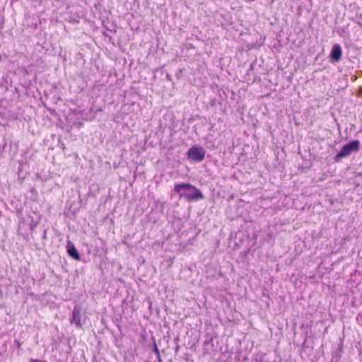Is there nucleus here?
Wrapping results in <instances>:
<instances>
[{"mask_svg": "<svg viewBox=\"0 0 362 362\" xmlns=\"http://www.w3.org/2000/svg\"><path fill=\"white\" fill-rule=\"evenodd\" d=\"M174 191L177 192L180 198H184L191 202L203 199L204 198L202 192L195 186L190 183H178L174 187Z\"/></svg>", "mask_w": 362, "mask_h": 362, "instance_id": "obj_1", "label": "nucleus"}, {"mask_svg": "<svg viewBox=\"0 0 362 362\" xmlns=\"http://www.w3.org/2000/svg\"><path fill=\"white\" fill-rule=\"evenodd\" d=\"M360 148V141L357 139L351 140L343 146L340 151L334 157L336 163L342 158L349 156L352 153L357 152Z\"/></svg>", "mask_w": 362, "mask_h": 362, "instance_id": "obj_2", "label": "nucleus"}, {"mask_svg": "<svg viewBox=\"0 0 362 362\" xmlns=\"http://www.w3.org/2000/svg\"><path fill=\"white\" fill-rule=\"evenodd\" d=\"M206 155L204 148L198 145H194L187 151V157L188 160L194 162L199 163L202 161Z\"/></svg>", "mask_w": 362, "mask_h": 362, "instance_id": "obj_3", "label": "nucleus"}, {"mask_svg": "<svg viewBox=\"0 0 362 362\" xmlns=\"http://www.w3.org/2000/svg\"><path fill=\"white\" fill-rule=\"evenodd\" d=\"M86 315L82 313V308L80 305H76L74 306L72 311V315L70 317V323L75 325L78 328H81L86 322Z\"/></svg>", "mask_w": 362, "mask_h": 362, "instance_id": "obj_4", "label": "nucleus"}, {"mask_svg": "<svg viewBox=\"0 0 362 362\" xmlns=\"http://www.w3.org/2000/svg\"><path fill=\"white\" fill-rule=\"evenodd\" d=\"M342 57V49L339 44H334L329 53V60L332 64L338 63L341 61Z\"/></svg>", "mask_w": 362, "mask_h": 362, "instance_id": "obj_5", "label": "nucleus"}, {"mask_svg": "<svg viewBox=\"0 0 362 362\" xmlns=\"http://www.w3.org/2000/svg\"><path fill=\"white\" fill-rule=\"evenodd\" d=\"M66 251L68 255L75 260H81V255L74 244L68 240L66 245Z\"/></svg>", "mask_w": 362, "mask_h": 362, "instance_id": "obj_6", "label": "nucleus"}, {"mask_svg": "<svg viewBox=\"0 0 362 362\" xmlns=\"http://www.w3.org/2000/svg\"><path fill=\"white\" fill-rule=\"evenodd\" d=\"M342 349L341 347H338L332 354L331 362H339L341 357Z\"/></svg>", "mask_w": 362, "mask_h": 362, "instance_id": "obj_7", "label": "nucleus"}, {"mask_svg": "<svg viewBox=\"0 0 362 362\" xmlns=\"http://www.w3.org/2000/svg\"><path fill=\"white\" fill-rule=\"evenodd\" d=\"M152 347H153V351L156 354L157 358H160V351L158 349V345L156 344V341L155 339V337H152Z\"/></svg>", "mask_w": 362, "mask_h": 362, "instance_id": "obj_8", "label": "nucleus"}, {"mask_svg": "<svg viewBox=\"0 0 362 362\" xmlns=\"http://www.w3.org/2000/svg\"><path fill=\"white\" fill-rule=\"evenodd\" d=\"M255 62H252L250 66V68L247 71V75H248V76L250 75V74L253 71V70L255 69Z\"/></svg>", "mask_w": 362, "mask_h": 362, "instance_id": "obj_9", "label": "nucleus"}, {"mask_svg": "<svg viewBox=\"0 0 362 362\" xmlns=\"http://www.w3.org/2000/svg\"><path fill=\"white\" fill-rule=\"evenodd\" d=\"M302 11H303V7L302 6H299L298 8H297V12H296V16L298 17H300L302 16Z\"/></svg>", "mask_w": 362, "mask_h": 362, "instance_id": "obj_10", "label": "nucleus"}, {"mask_svg": "<svg viewBox=\"0 0 362 362\" xmlns=\"http://www.w3.org/2000/svg\"><path fill=\"white\" fill-rule=\"evenodd\" d=\"M182 71H183V69H178L175 74V76L177 77V79H180L181 78V76H182Z\"/></svg>", "mask_w": 362, "mask_h": 362, "instance_id": "obj_11", "label": "nucleus"}, {"mask_svg": "<svg viewBox=\"0 0 362 362\" xmlns=\"http://www.w3.org/2000/svg\"><path fill=\"white\" fill-rule=\"evenodd\" d=\"M30 362H47L46 361H42V360H40V359H34V358H30Z\"/></svg>", "mask_w": 362, "mask_h": 362, "instance_id": "obj_12", "label": "nucleus"}, {"mask_svg": "<svg viewBox=\"0 0 362 362\" xmlns=\"http://www.w3.org/2000/svg\"><path fill=\"white\" fill-rule=\"evenodd\" d=\"M47 229H45L44 231H43V235H42V239L43 240H47Z\"/></svg>", "mask_w": 362, "mask_h": 362, "instance_id": "obj_13", "label": "nucleus"}, {"mask_svg": "<svg viewBox=\"0 0 362 362\" xmlns=\"http://www.w3.org/2000/svg\"><path fill=\"white\" fill-rule=\"evenodd\" d=\"M166 79L169 81H172V77L170 74L166 75Z\"/></svg>", "mask_w": 362, "mask_h": 362, "instance_id": "obj_14", "label": "nucleus"}, {"mask_svg": "<svg viewBox=\"0 0 362 362\" xmlns=\"http://www.w3.org/2000/svg\"><path fill=\"white\" fill-rule=\"evenodd\" d=\"M358 95H362V86L358 88Z\"/></svg>", "mask_w": 362, "mask_h": 362, "instance_id": "obj_15", "label": "nucleus"}, {"mask_svg": "<svg viewBox=\"0 0 362 362\" xmlns=\"http://www.w3.org/2000/svg\"><path fill=\"white\" fill-rule=\"evenodd\" d=\"M214 103H215V100H212L211 101V105H214Z\"/></svg>", "mask_w": 362, "mask_h": 362, "instance_id": "obj_16", "label": "nucleus"}, {"mask_svg": "<svg viewBox=\"0 0 362 362\" xmlns=\"http://www.w3.org/2000/svg\"><path fill=\"white\" fill-rule=\"evenodd\" d=\"M158 362H162V360H161V356H160V358H158Z\"/></svg>", "mask_w": 362, "mask_h": 362, "instance_id": "obj_17", "label": "nucleus"}, {"mask_svg": "<svg viewBox=\"0 0 362 362\" xmlns=\"http://www.w3.org/2000/svg\"><path fill=\"white\" fill-rule=\"evenodd\" d=\"M356 79H357V77H356V76H355V77L354 78V81H356Z\"/></svg>", "mask_w": 362, "mask_h": 362, "instance_id": "obj_18", "label": "nucleus"}, {"mask_svg": "<svg viewBox=\"0 0 362 362\" xmlns=\"http://www.w3.org/2000/svg\"><path fill=\"white\" fill-rule=\"evenodd\" d=\"M178 349H179V347L177 346V347L176 348V351H178Z\"/></svg>", "mask_w": 362, "mask_h": 362, "instance_id": "obj_19", "label": "nucleus"}, {"mask_svg": "<svg viewBox=\"0 0 362 362\" xmlns=\"http://www.w3.org/2000/svg\"><path fill=\"white\" fill-rule=\"evenodd\" d=\"M2 214H1V211H0V217L1 216Z\"/></svg>", "mask_w": 362, "mask_h": 362, "instance_id": "obj_20", "label": "nucleus"}]
</instances>
